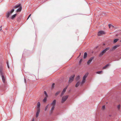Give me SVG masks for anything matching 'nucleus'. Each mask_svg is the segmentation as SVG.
<instances>
[{"instance_id":"1","label":"nucleus","mask_w":121,"mask_h":121,"mask_svg":"<svg viewBox=\"0 0 121 121\" xmlns=\"http://www.w3.org/2000/svg\"><path fill=\"white\" fill-rule=\"evenodd\" d=\"M21 4H19L18 5L14 6L13 9L10 11L8 12L6 14V17L7 18H9V17L10 15L14 11L15 9H17L18 7L19 8L16 11V12H20L22 9V7L20 6Z\"/></svg>"},{"instance_id":"2","label":"nucleus","mask_w":121,"mask_h":121,"mask_svg":"<svg viewBox=\"0 0 121 121\" xmlns=\"http://www.w3.org/2000/svg\"><path fill=\"white\" fill-rule=\"evenodd\" d=\"M4 69L2 66H0V74L1 76L2 81L3 83L5 84L6 83V78L4 76Z\"/></svg>"},{"instance_id":"3","label":"nucleus","mask_w":121,"mask_h":121,"mask_svg":"<svg viewBox=\"0 0 121 121\" xmlns=\"http://www.w3.org/2000/svg\"><path fill=\"white\" fill-rule=\"evenodd\" d=\"M110 48L108 47L104 49L99 54V56L100 57H101L102 56H103L104 54L106 52L109 50Z\"/></svg>"},{"instance_id":"4","label":"nucleus","mask_w":121,"mask_h":121,"mask_svg":"<svg viewBox=\"0 0 121 121\" xmlns=\"http://www.w3.org/2000/svg\"><path fill=\"white\" fill-rule=\"evenodd\" d=\"M88 74V73H87L85 74L83 77V80L81 84V85H82L85 82L86 79L87 77Z\"/></svg>"},{"instance_id":"5","label":"nucleus","mask_w":121,"mask_h":121,"mask_svg":"<svg viewBox=\"0 0 121 121\" xmlns=\"http://www.w3.org/2000/svg\"><path fill=\"white\" fill-rule=\"evenodd\" d=\"M68 95L64 96L62 98L61 102L62 103H64L67 99L68 98Z\"/></svg>"},{"instance_id":"6","label":"nucleus","mask_w":121,"mask_h":121,"mask_svg":"<svg viewBox=\"0 0 121 121\" xmlns=\"http://www.w3.org/2000/svg\"><path fill=\"white\" fill-rule=\"evenodd\" d=\"M74 76L75 75H73L70 77L69 81V83H70L73 81Z\"/></svg>"},{"instance_id":"7","label":"nucleus","mask_w":121,"mask_h":121,"mask_svg":"<svg viewBox=\"0 0 121 121\" xmlns=\"http://www.w3.org/2000/svg\"><path fill=\"white\" fill-rule=\"evenodd\" d=\"M105 34V33L104 31H101L98 32V35L99 36H101Z\"/></svg>"},{"instance_id":"8","label":"nucleus","mask_w":121,"mask_h":121,"mask_svg":"<svg viewBox=\"0 0 121 121\" xmlns=\"http://www.w3.org/2000/svg\"><path fill=\"white\" fill-rule=\"evenodd\" d=\"M94 57H91L89 60L87 61V63L88 65H89L90 63L91 62L92 60L94 59Z\"/></svg>"},{"instance_id":"9","label":"nucleus","mask_w":121,"mask_h":121,"mask_svg":"<svg viewBox=\"0 0 121 121\" xmlns=\"http://www.w3.org/2000/svg\"><path fill=\"white\" fill-rule=\"evenodd\" d=\"M120 46L119 45H117L114 46L111 48V50L112 51H113L115 49L117 48L118 47Z\"/></svg>"},{"instance_id":"10","label":"nucleus","mask_w":121,"mask_h":121,"mask_svg":"<svg viewBox=\"0 0 121 121\" xmlns=\"http://www.w3.org/2000/svg\"><path fill=\"white\" fill-rule=\"evenodd\" d=\"M40 109H37V111L36 113V118H37L39 115L40 112Z\"/></svg>"},{"instance_id":"11","label":"nucleus","mask_w":121,"mask_h":121,"mask_svg":"<svg viewBox=\"0 0 121 121\" xmlns=\"http://www.w3.org/2000/svg\"><path fill=\"white\" fill-rule=\"evenodd\" d=\"M56 103V100L54 99L51 104V106H55Z\"/></svg>"},{"instance_id":"12","label":"nucleus","mask_w":121,"mask_h":121,"mask_svg":"<svg viewBox=\"0 0 121 121\" xmlns=\"http://www.w3.org/2000/svg\"><path fill=\"white\" fill-rule=\"evenodd\" d=\"M40 103L39 102H38L37 104V109H40Z\"/></svg>"},{"instance_id":"13","label":"nucleus","mask_w":121,"mask_h":121,"mask_svg":"<svg viewBox=\"0 0 121 121\" xmlns=\"http://www.w3.org/2000/svg\"><path fill=\"white\" fill-rule=\"evenodd\" d=\"M108 26L109 28H112V29H115L114 26L111 24H109L108 25Z\"/></svg>"},{"instance_id":"14","label":"nucleus","mask_w":121,"mask_h":121,"mask_svg":"<svg viewBox=\"0 0 121 121\" xmlns=\"http://www.w3.org/2000/svg\"><path fill=\"white\" fill-rule=\"evenodd\" d=\"M16 14H15L13 15L11 17V19H13L14 18L16 17Z\"/></svg>"},{"instance_id":"15","label":"nucleus","mask_w":121,"mask_h":121,"mask_svg":"<svg viewBox=\"0 0 121 121\" xmlns=\"http://www.w3.org/2000/svg\"><path fill=\"white\" fill-rule=\"evenodd\" d=\"M52 107L51 109V113H52L53 110L55 108V106H52Z\"/></svg>"},{"instance_id":"16","label":"nucleus","mask_w":121,"mask_h":121,"mask_svg":"<svg viewBox=\"0 0 121 121\" xmlns=\"http://www.w3.org/2000/svg\"><path fill=\"white\" fill-rule=\"evenodd\" d=\"M109 66V65L108 64L107 65H106L105 66H104V67H103V69H106V68L108 67V66Z\"/></svg>"},{"instance_id":"17","label":"nucleus","mask_w":121,"mask_h":121,"mask_svg":"<svg viewBox=\"0 0 121 121\" xmlns=\"http://www.w3.org/2000/svg\"><path fill=\"white\" fill-rule=\"evenodd\" d=\"M87 53L86 52H85L83 56V58L84 59H85L86 58L87 56Z\"/></svg>"},{"instance_id":"18","label":"nucleus","mask_w":121,"mask_h":121,"mask_svg":"<svg viewBox=\"0 0 121 121\" xmlns=\"http://www.w3.org/2000/svg\"><path fill=\"white\" fill-rule=\"evenodd\" d=\"M80 83L79 82H77L75 85V87H78Z\"/></svg>"},{"instance_id":"19","label":"nucleus","mask_w":121,"mask_h":121,"mask_svg":"<svg viewBox=\"0 0 121 121\" xmlns=\"http://www.w3.org/2000/svg\"><path fill=\"white\" fill-rule=\"evenodd\" d=\"M49 104H48L45 107V109H44V110L45 111H46L48 108L49 106Z\"/></svg>"},{"instance_id":"20","label":"nucleus","mask_w":121,"mask_h":121,"mask_svg":"<svg viewBox=\"0 0 121 121\" xmlns=\"http://www.w3.org/2000/svg\"><path fill=\"white\" fill-rule=\"evenodd\" d=\"M80 78V77L79 76H78L76 78V80L77 81H78L79 79Z\"/></svg>"},{"instance_id":"21","label":"nucleus","mask_w":121,"mask_h":121,"mask_svg":"<svg viewBox=\"0 0 121 121\" xmlns=\"http://www.w3.org/2000/svg\"><path fill=\"white\" fill-rule=\"evenodd\" d=\"M120 107L121 106L120 104L118 105H117V108L118 109V110H119L120 109Z\"/></svg>"},{"instance_id":"22","label":"nucleus","mask_w":121,"mask_h":121,"mask_svg":"<svg viewBox=\"0 0 121 121\" xmlns=\"http://www.w3.org/2000/svg\"><path fill=\"white\" fill-rule=\"evenodd\" d=\"M47 97H45L44 98V99H43V102H45L47 100Z\"/></svg>"},{"instance_id":"23","label":"nucleus","mask_w":121,"mask_h":121,"mask_svg":"<svg viewBox=\"0 0 121 121\" xmlns=\"http://www.w3.org/2000/svg\"><path fill=\"white\" fill-rule=\"evenodd\" d=\"M67 88V86L64 89L63 91H64V92H65L66 91V89Z\"/></svg>"},{"instance_id":"24","label":"nucleus","mask_w":121,"mask_h":121,"mask_svg":"<svg viewBox=\"0 0 121 121\" xmlns=\"http://www.w3.org/2000/svg\"><path fill=\"white\" fill-rule=\"evenodd\" d=\"M118 40V39H115L114 40V43H116Z\"/></svg>"},{"instance_id":"25","label":"nucleus","mask_w":121,"mask_h":121,"mask_svg":"<svg viewBox=\"0 0 121 121\" xmlns=\"http://www.w3.org/2000/svg\"><path fill=\"white\" fill-rule=\"evenodd\" d=\"M60 92V91H58L55 94V95L56 96Z\"/></svg>"},{"instance_id":"26","label":"nucleus","mask_w":121,"mask_h":121,"mask_svg":"<svg viewBox=\"0 0 121 121\" xmlns=\"http://www.w3.org/2000/svg\"><path fill=\"white\" fill-rule=\"evenodd\" d=\"M102 71H98L96 73H97V74H100L101 73H102Z\"/></svg>"},{"instance_id":"27","label":"nucleus","mask_w":121,"mask_h":121,"mask_svg":"<svg viewBox=\"0 0 121 121\" xmlns=\"http://www.w3.org/2000/svg\"><path fill=\"white\" fill-rule=\"evenodd\" d=\"M102 108L103 110H104L105 109V105L103 106L102 107Z\"/></svg>"},{"instance_id":"28","label":"nucleus","mask_w":121,"mask_h":121,"mask_svg":"<svg viewBox=\"0 0 121 121\" xmlns=\"http://www.w3.org/2000/svg\"><path fill=\"white\" fill-rule=\"evenodd\" d=\"M44 94L46 96V97H47L48 96V95L47 94L46 92V91H44Z\"/></svg>"},{"instance_id":"29","label":"nucleus","mask_w":121,"mask_h":121,"mask_svg":"<svg viewBox=\"0 0 121 121\" xmlns=\"http://www.w3.org/2000/svg\"><path fill=\"white\" fill-rule=\"evenodd\" d=\"M65 93V92H64L63 91H62V93H61V96H62L64 94V93Z\"/></svg>"},{"instance_id":"30","label":"nucleus","mask_w":121,"mask_h":121,"mask_svg":"<svg viewBox=\"0 0 121 121\" xmlns=\"http://www.w3.org/2000/svg\"><path fill=\"white\" fill-rule=\"evenodd\" d=\"M55 83H53L52 84V88H53L54 87V85H55Z\"/></svg>"},{"instance_id":"31","label":"nucleus","mask_w":121,"mask_h":121,"mask_svg":"<svg viewBox=\"0 0 121 121\" xmlns=\"http://www.w3.org/2000/svg\"><path fill=\"white\" fill-rule=\"evenodd\" d=\"M82 59H81L79 61V64H81V63L82 62Z\"/></svg>"},{"instance_id":"32","label":"nucleus","mask_w":121,"mask_h":121,"mask_svg":"<svg viewBox=\"0 0 121 121\" xmlns=\"http://www.w3.org/2000/svg\"><path fill=\"white\" fill-rule=\"evenodd\" d=\"M7 64L8 68H9V64H8V62H7Z\"/></svg>"},{"instance_id":"33","label":"nucleus","mask_w":121,"mask_h":121,"mask_svg":"<svg viewBox=\"0 0 121 121\" xmlns=\"http://www.w3.org/2000/svg\"><path fill=\"white\" fill-rule=\"evenodd\" d=\"M31 14H30L29 16L27 19V20L29 18V17L31 15Z\"/></svg>"},{"instance_id":"34","label":"nucleus","mask_w":121,"mask_h":121,"mask_svg":"<svg viewBox=\"0 0 121 121\" xmlns=\"http://www.w3.org/2000/svg\"><path fill=\"white\" fill-rule=\"evenodd\" d=\"M32 121H34V118H33V120H32Z\"/></svg>"},{"instance_id":"35","label":"nucleus","mask_w":121,"mask_h":121,"mask_svg":"<svg viewBox=\"0 0 121 121\" xmlns=\"http://www.w3.org/2000/svg\"><path fill=\"white\" fill-rule=\"evenodd\" d=\"M2 26H0V28L1 29L2 28Z\"/></svg>"},{"instance_id":"36","label":"nucleus","mask_w":121,"mask_h":121,"mask_svg":"<svg viewBox=\"0 0 121 121\" xmlns=\"http://www.w3.org/2000/svg\"><path fill=\"white\" fill-rule=\"evenodd\" d=\"M81 54V53H80V55H79V56L78 57H79V56Z\"/></svg>"},{"instance_id":"37","label":"nucleus","mask_w":121,"mask_h":121,"mask_svg":"<svg viewBox=\"0 0 121 121\" xmlns=\"http://www.w3.org/2000/svg\"><path fill=\"white\" fill-rule=\"evenodd\" d=\"M2 29V28L0 30V31H1V30Z\"/></svg>"},{"instance_id":"38","label":"nucleus","mask_w":121,"mask_h":121,"mask_svg":"<svg viewBox=\"0 0 121 121\" xmlns=\"http://www.w3.org/2000/svg\"><path fill=\"white\" fill-rule=\"evenodd\" d=\"M120 42H121V40L120 41Z\"/></svg>"}]
</instances>
